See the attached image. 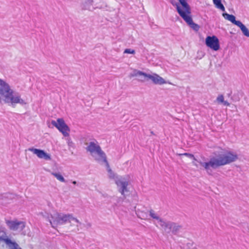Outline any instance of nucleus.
Here are the masks:
<instances>
[{"label": "nucleus", "mask_w": 249, "mask_h": 249, "mask_svg": "<svg viewBox=\"0 0 249 249\" xmlns=\"http://www.w3.org/2000/svg\"><path fill=\"white\" fill-rule=\"evenodd\" d=\"M238 158L237 155L231 151L224 150L221 152L214 161L212 162L213 166H220L229 164L235 161Z\"/></svg>", "instance_id": "1"}, {"label": "nucleus", "mask_w": 249, "mask_h": 249, "mask_svg": "<svg viewBox=\"0 0 249 249\" xmlns=\"http://www.w3.org/2000/svg\"><path fill=\"white\" fill-rule=\"evenodd\" d=\"M52 124L61 132L65 137L69 136L70 129L62 118H58L56 121H52Z\"/></svg>", "instance_id": "2"}, {"label": "nucleus", "mask_w": 249, "mask_h": 249, "mask_svg": "<svg viewBox=\"0 0 249 249\" xmlns=\"http://www.w3.org/2000/svg\"><path fill=\"white\" fill-rule=\"evenodd\" d=\"M179 2L182 6L181 7L179 5V4L177 3L175 5L176 6L177 11L180 16L182 18V15H184L185 17L191 15V8L186 0H181Z\"/></svg>", "instance_id": "3"}, {"label": "nucleus", "mask_w": 249, "mask_h": 249, "mask_svg": "<svg viewBox=\"0 0 249 249\" xmlns=\"http://www.w3.org/2000/svg\"><path fill=\"white\" fill-rule=\"evenodd\" d=\"M87 150L91 153L96 152L103 159L104 161L106 163L107 167H109L106 155L99 145H96L93 142H91L87 147Z\"/></svg>", "instance_id": "4"}, {"label": "nucleus", "mask_w": 249, "mask_h": 249, "mask_svg": "<svg viewBox=\"0 0 249 249\" xmlns=\"http://www.w3.org/2000/svg\"><path fill=\"white\" fill-rule=\"evenodd\" d=\"M106 6L105 4L102 5H98V2L95 3V0H84L82 3V8L85 10H88L92 11L96 9H103Z\"/></svg>", "instance_id": "5"}, {"label": "nucleus", "mask_w": 249, "mask_h": 249, "mask_svg": "<svg viewBox=\"0 0 249 249\" xmlns=\"http://www.w3.org/2000/svg\"><path fill=\"white\" fill-rule=\"evenodd\" d=\"M206 44L208 47L214 51H217L219 49L218 39L214 36L212 37L208 36L206 38Z\"/></svg>", "instance_id": "6"}, {"label": "nucleus", "mask_w": 249, "mask_h": 249, "mask_svg": "<svg viewBox=\"0 0 249 249\" xmlns=\"http://www.w3.org/2000/svg\"><path fill=\"white\" fill-rule=\"evenodd\" d=\"M3 101L5 103H22V100L20 99L18 96L14 97L13 94H2L1 97L0 102Z\"/></svg>", "instance_id": "7"}, {"label": "nucleus", "mask_w": 249, "mask_h": 249, "mask_svg": "<svg viewBox=\"0 0 249 249\" xmlns=\"http://www.w3.org/2000/svg\"><path fill=\"white\" fill-rule=\"evenodd\" d=\"M6 223L9 228L13 231H17L18 229L22 230L25 227V223L18 221L6 220Z\"/></svg>", "instance_id": "8"}, {"label": "nucleus", "mask_w": 249, "mask_h": 249, "mask_svg": "<svg viewBox=\"0 0 249 249\" xmlns=\"http://www.w3.org/2000/svg\"><path fill=\"white\" fill-rule=\"evenodd\" d=\"M14 91L5 80L0 78V93H13Z\"/></svg>", "instance_id": "9"}, {"label": "nucleus", "mask_w": 249, "mask_h": 249, "mask_svg": "<svg viewBox=\"0 0 249 249\" xmlns=\"http://www.w3.org/2000/svg\"><path fill=\"white\" fill-rule=\"evenodd\" d=\"M29 150L34 154H36L40 159H43L46 160H50L51 159L50 155L42 150L33 148H30Z\"/></svg>", "instance_id": "10"}, {"label": "nucleus", "mask_w": 249, "mask_h": 249, "mask_svg": "<svg viewBox=\"0 0 249 249\" xmlns=\"http://www.w3.org/2000/svg\"><path fill=\"white\" fill-rule=\"evenodd\" d=\"M61 215V213H55L51 215L52 219H50V222L53 228H55L60 224Z\"/></svg>", "instance_id": "11"}, {"label": "nucleus", "mask_w": 249, "mask_h": 249, "mask_svg": "<svg viewBox=\"0 0 249 249\" xmlns=\"http://www.w3.org/2000/svg\"><path fill=\"white\" fill-rule=\"evenodd\" d=\"M182 18L184 20V21L194 30L197 31L199 30V26L194 23L192 18L191 15L185 17L184 15H182Z\"/></svg>", "instance_id": "12"}, {"label": "nucleus", "mask_w": 249, "mask_h": 249, "mask_svg": "<svg viewBox=\"0 0 249 249\" xmlns=\"http://www.w3.org/2000/svg\"><path fill=\"white\" fill-rule=\"evenodd\" d=\"M71 221H75L77 223H79V220L72 217V215L62 214L61 216L60 224L66 223L68 222H71Z\"/></svg>", "instance_id": "13"}, {"label": "nucleus", "mask_w": 249, "mask_h": 249, "mask_svg": "<svg viewBox=\"0 0 249 249\" xmlns=\"http://www.w3.org/2000/svg\"><path fill=\"white\" fill-rule=\"evenodd\" d=\"M149 75L150 74L143 72L141 71H137L134 74V76H139L140 77V80L145 82L149 80V78L147 77H148Z\"/></svg>", "instance_id": "14"}, {"label": "nucleus", "mask_w": 249, "mask_h": 249, "mask_svg": "<svg viewBox=\"0 0 249 249\" xmlns=\"http://www.w3.org/2000/svg\"><path fill=\"white\" fill-rule=\"evenodd\" d=\"M222 15L225 19L230 21L231 22L236 25V26H237L241 22L239 20H236L235 17L232 15H230L227 13H223Z\"/></svg>", "instance_id": "15"}, {"label": "nucleus", "mask_w": 249, "mask_h": 249, "mask_svg": "<svg viewBox=\"0 0 249 249\" xmlns=\"http://www.w3.org/2000/svg\"><path fill=\"white\" fill-rule=\"evenodd\" d=\"M116 184L118 186H121L122 190L120 191L122 195H124L125 192L127 191V186H128V183L127 181H122L119 180L116 181Z\"/></svg>", "instance_id": "16"}, {"label": "nucleus", "mask_w": 249, "mask_h": 249, "mask_svg": "<svg viewBox=\"0 0 249 249\" xmlns=\"http://www.w3.org/2000/svg\"><path fill=\"white\" fill-rule=\"evenodd\" d=\"M5 243L9 246L10 249H21L18 248V245L15 242L12 241L10 239L5 240Z\"/></svg>", "instance_id": "17"}, {"label": "nucleus", "mask_w": 249, "mask_h": 249, "mask_svg": "<svg viewBox=\"0 0 249 249\" xmlns=\"http://www.w3.org/2000/svg\"><path fill=\"white\" fill-rule=\"evenodd\" d=\"M237 26L240 28L243 34L245 36L247 37H249V30L245 25H244L241 22H240V23L237 25Z\"/></svg>", "instance_id": "18"}, {"label": "nucleus", "mask_w": 249, "mask_h": 249, "mask_svg": "<svg viewBox=\"0 0 249 249\" xmlns=\"http://www.w3.org/2000/svg\"><path fill=\"white\" fill-rule=\"evenodd\" d=\"M213 1L217 8L220 9L222 11H225V9L221 3V0H213Z\"/></svg>", "instance_id": "19"}, {"label": "nucleus", "mask_w": 249, "mask_h": 249, "mask_svg": "<svg viewBox=\"0 0 249 249\" xmlns=\"http://www.w3.org/2000/svg\"><path fill=\"white\" fill-rule=\"evenodd\" d=\"M149 78V80H151L153 83L155 84H158V78L159 75L157 74H150L148 77Z\"/></svg>", "instance_id": "20"}, {"label": "nucleus", "mask_w": 249, "mask_h": 249, "mask_svg": "<svg viewBox=\"0 0 249 249\" xmlns=\"http://www.w3.org/2000/svg\"><path fill=\"white\" fill-rule=\"evenodd\" d=\"M179 228V226L177 225L176 223H170L169 230L173 232H176L178 230Z\"/></svg>", "instance_id": "21"}, {"label": "nucleus", "mask_w": 249, "mask_h": 249, "mask_svg": "<svg viewBox=\"0 0 249 249\" xmlns=\"http://www.w3.org/2000/svg\"><path fill=\"white\" fill-rule=\"evenodd\" d=\"M159 222L160 223V226L163 229H164L165 231H166L167 229H169L170 223H167L161 219L159 220Z\"/></svg>", "instance_id": "22"}, {"label": "nucleus", "mask_w": 249, "mask_h": 249, "mask_svg": "<svg viewBox=\"0 0 249 249\" xmlns=\"http://www.w3.org/2000/svg\"><path fill=\"white\" fill-rule=\"evenodd\" d=\"M216 100L219 103L223 104L224 105L229 106L230 105L227 101H224V97L222 94L217 98Z\"/></svg>", "instance_id": "23"}, {"label": "nucleus", "mask_w": 249, "mask_h": 249, "mask_svg": "<svg viewBox=\"0 0 249 249\" xmlns=\"http://www.w3.org/2000/svg\"><path fill=\"white\" fill-rule=\"evenodd\" d=\"M52 174L58 180L61 182H64L65 181V179L60 173H52Z\"/></svg>", "instance_id": "24"}, {"label": "nucleus", "mask_w": 249, "mask_h": 249, "mask_svg": "<svg viewBox=\"0 0 249 249\" xmlns=\"http://www.w3.org/2000/svg\"><path fill=\"white\" fill-rule=\"evenodd\" d=\"M213 161H214V158L212 159L209 162H205V163H204V168L206 169H208L210 166H211L213 168L217 167L218 166H212V162Z\"/></svg>", "instance_id": "25"}, {"label": "nucleus", "mask_w": 249, "mask_h": 249, "mask_svg": "<svg viewBox=\"0 0 249 249\" xmlns=\"http://www.w3.org/2000/svg\"><path fill=\"white\" fill-rule=\"evenodd\" d=\"M179 156L184 155V156H187V157H188L189 158H192L194 160H196V159L195 158L193 154H190V153H183V154H179Z\"/></svg>", "instance_id": "26"}, {"label": "nucleus", "mask_w": 249, "mask_h": 249, "mask_svg": "<svg viewBox=\"0 0 249 249\" xmlns=\"http://www.w3.org/2000/svg\"><path fill=\"white\" fill-rule=\"evenodd\" d=\"M167 83V82L161 77L159 75L158 84L161 85Z\"/></svg>", "instance_id": "27"}, {"label": "nucleus", "mask_w": 249, "mask_h": 249, "mask_svg": "<svg viewBox=\"0 0 249 249\" xmlns=\"http://www.w3.org/2000/svg\"><path fill=\"white\" fill-rule=\"evenodd\" d=\"M124 53H130V54H134L135 53V51L134 50L131 49H126L124 52Z\"/></svg>", "instance_id": "28"}, {"label": "nucleus", "mask_w": 249, "mask_h": 249, "mask_svg": "<svg viewBox=\"0 0 249 249\" xmlns=\"http://www.w3.org/2000/svg\"><path fill=\"white\" fill-rule=\"evenodd\" d=\"M96 2H98V5H102L104 3L105 4L106 6H105L104 8H106V7H107V4L106 2L103 0H95V3Z\"/></svg>", "instance_id": "29"}, {"label": "nucleus", "mask_w": 249, "mask_h": 249, "mask_svg": "<svg viewBox=\"0 0 249 249\" xmlns=\"http://www.w3.org/2000/svg\"><path fill=\"white\" fill-rule=\"evenodd\" d=\"M150 216L154 218V219H159V217L156 215V214H155V213H154V211L153 210H150Z\"/></svg>", "instance_id": "30"}, {"label": "nucleus", "mask_w": 249, "mask_h": 249, "mask_svg": "<svg viewBox=\"0 0 249 249\" xmlns=\"http://www.w3.org/2000/svg\"><path fill=\"white\" fill-rule=\"evenodd\" d=\"M9 239L8 238H4L2 237H0V241H4L5 243V240Z\"/></svg>", "instance_id": "31"}, {"label": "nucleus", "mask_w": 249, "mask_h": 249, "mask_svg": "<svg viewBox=\"0 0 249 249\" xmlns=\"http://www.w3.org/2000/svg\"><path fill=\"white\" fill-rule=\"evenodd\" d=\"M108 171L109 173H110L111 175L113 174L112 173V171H111V170L109 168L108 170Z\"/></svg>", "instance_id": "32"}, {"label": "nucleus", "mask_w": 249, "mask_h": 249, "mask_svg": "<svg viewBox=\"0 0 249 249\" xmlns=\"http://www.w3.org/2000/svg\"><path fill=\"white\" fill-rule=\"evenodd\" d=\"M72 183H73V184H76V182L75 181H73L72 182Z\"/></svg>", "instance_id": "33"}, {"label": "nucleus", "mask_w": 249, "mask_h": 249, "mask_svg": "<svg viewBox=\"0 0 249 249\" xmlns=\"http://www.w3.org/2000/svg\"><path fill=\"white\" fill-rule=\"evenodd\" d=\"M179 1H180L181 0H178Z\"/></svg>", "instance_id": "34"}]
</instances>
